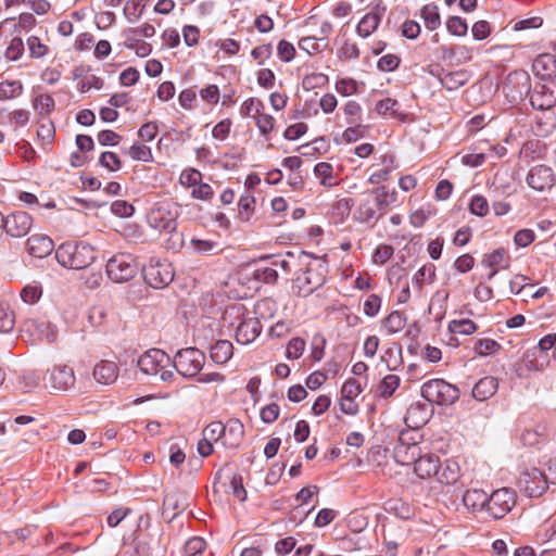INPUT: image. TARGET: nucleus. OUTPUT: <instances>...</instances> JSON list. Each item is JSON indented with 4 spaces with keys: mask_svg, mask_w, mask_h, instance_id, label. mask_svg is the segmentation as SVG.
<instances>
[{
    "mask_svg": "<svg viewBox=\"0 0 556 556\" xmlns=\"http://www.w3.org/2000/svg\"><path fill=\"white\" fill-rule=\"evenodd\" d=\"M328 76L323 73H313L303 78L302 86L305 90L321 88L328 84Z\"/></svg>",
    "mask_w": 556,
    "mask_h": 556,
    "instance_id": "49530a36",
    "label": "nucleus"
},
{
    "mask_svg": "<svg viewBox=\"0 0 556 556\" xmlns=\"http://www.w3.org/2000/svg\"><path fill=\"white\" fill-rule=\"evenodd\" d=\"M421 395L431 404L452 405L458 400L459 391L443 379H432L422 384Z\"/></svg>",
    "mask_w": 556,
    "mask_h": 556,
    "instance_id": "39448f33",
    "label": "nucleus"
},
{
    "mask_svg": "<svg viewBox=\"0 0 556 556\" xmlns=\"http://www.w3.org/2000/svg\"><path fill=\"white\" fill-rule=\"evenodd\" d=\"M24 53V42L22 38L14 37L5 50V58L11 61L18 60Z\"/></svg>",
    "mask_w": 556,
    "mask_h": 556,
    "instance_id": "13d9d810",
    "label": "nucleus"
},
{
    "mask_svg": "<svg viewBox=\"0 0 556 556\" xmlns=\"http://www.w3.org/2000/svg\"><path fill=\"white\" fill-rule=\"evenodd\" d=\"M27 250L35 257L43 258L54 249L53 241L46 235L35 233L27 239Z\"/></svg>",
    "mask_w": 556,
    "mask_h": 556,
    "instance_id": "b1692460",
    "label": "nucleus"
},
{
    "mask_svg": "<svg viewBox=\"0 0 556 556\" xmlns=\"http://www.w3.org/2000/svg\"><path fill=\"white\" fill-rule=\"evenodd\" d=\"M299 264L305 269L294 280L293 289L301 296H308L326 281L327 263L323 258L312 256L301 251L298 257Z\"/></svg>",
    "mask_w": 556,
    "mask_h": 556,
    "instance_id": "f257e3e1",
    "label": "nucleus"
},
{
    "mask_svg": "<svg viewBox=\"0 0 556 556\" xmlns=\"http://www.w3.org/2000/svg\"><path fill=\"white\" fill-rule=\"evenodd\" d=\"M407 435L408 432L402 431L397 438V442L393 447V458L399 465L402 466L414 464L420 454V447L418 444L415 441L407 442Z\"/></svg>",
    "mask_w": 556,
    "mask_h": 556,
    "instance_id": "f8f14e48",
    "label": "nucleus"
},
{
    "mask_svg": "<svg viewBox=\"0 0 556 556\" xmlns=\"http://www.w3.org/2000/svg\"><path fill=\"white\" fill-rule=\"evenodd\" d=\"M530 103L534 109L548 110L556 104V85H539L530 93Z\"/></svg>",
    "mask_w": 556,
    "mask_h": 556,
    "instance_id": "dca6fc26",
    "label": "nucleus"
},
{
    "mask_svg": "<svg viewBox=\"0 0 556 556\" xmlns=\"http://www.w3.org/2000/svg\"><path fill=\"white\" fill-rule=\"evenodd\" d=\"M33 225L31 216L26 212H15L5 217L4 230L13 238H21L28 233Z\"/></svg>",
    "mask_w": 556,
    "mask_h": 556,
    "instance_id": "2eb2a0df",
    "label": "nucleus"
},
{
    "mask_svg": "<svg viewBox=\"0 0 556 556\" xmlns=\"http://www.w3.org/2000/svg\"><path fill=\"white\" fill-rule=\"evenodd\" d=\"M481 265L485 268H490L488 280H491L501 269H506L509 267L510 256L505 249L500 248L484 254L481 261Z\"/></svg>",
    "mask_w": 556,
    "mask_h": 556,
    "instance_id": "f3484780",
    "label": "nucleus"
},
{
    "mask_svg": "<svg viewBox=\"0 0 556 556\" xmlns=\"http://www.w3.org/2000/svg\"><path fill=\"white\" fill-rule=\"evenodd\" d=\"M469 79V73L467 71L460 70L444 74L440 77V83L446 90L453 91L466 85Z\"/></svg>",
    "mask_w": 556,
    "mask_h": 556,
    "instance_id": "c85d7f7f",
    "label": "nucleus"
},
{
    "mask_svg": "<svg viewBox=\"0 0 556 556\" xmlns=\"http://www.w3.org/2000/svg\"><path fill=\"white\" fill-rule=\"evenodd\" d=\"M393 247L389 244H380L372 254V262L377 265L386 264L393 255Z\"/></svg>",
    "mask_w": 556,
    "mask_h": 556,
    "instance_id": "4d7b16f0",
    "label": "nucleus"
},
{
    "mask_svg": "<svg viewBox=\"0 0 556 556\" xmlns=\"http://www.w3.org/2000/svg\"><path fill=\"white\" fill-rule=\"evenodd\" d=\"M400 386V377L396 375L386 376L379 384L378 391L382 397H390Z\"/></svg>",
    "mask_w": 556,
    "mask_h": 556,
    "instance_id": "37998d69",
    "label": "nucleus"
},
{
    "mask_svg": "<svg viewBox=\"0 0 556 556\" xmlns=\"http://www.w3.org/2000/svg\"><path fill=\"white\" fill-rule=\"evenodd\" d=\"M407 321V317L403 312L394 311L390 313L383 321V327L389 334L401 331Z\"/></svg>",
    "mask_w": 556,
    "mask_h": 556,
    "instance_id": "c9c22d12",
    "label": "nucleus"
},
{
    "mask_svg": "<svg viewBox=\"0 0 556 556\" xmlns=\"http://www.w3.org/2000/svg\"><path fill=\"white\" fill-rule=\"evenodd\" d=\"M56 261L71 269H84L96 258L93 248L85 242H64L55 251Z\"/></svg>",
    "mask_w": 556,
    "mask_h": 556,
    "instance_id": "f03ea898",
    "label": "nucleus"
},
{
    "mask_svg": "<svg viewBox=\"0 0 556 556\" xmlns=\"http://www.w3.org/2000/svg\"><path fill=\"white\" fill-rule=\"evenodd\" d=\"M262 326L257 318L247 317L238 325L236 340L242 345L252 343L261 333Z\"/></svg>",
    "mask_w": 556,
    "mask_h": 556,
    "instance_id": "412c9836",
    "label": "nucleus"
},
{
    "mask_svg": "<svg viewBox=\"0 0 556 556\" xmlns=\"http://www.w3.org/2000/svg\"><path fill=\"white\" fill-rule=\"evenodd\" d=\"M46 386L58 392H65L75 386L76 377L72 367L55 365L45 375Z\"/></svg>",
    "mask_w": 556,
    "mask_h": 556,
    "instance_id": "1a4fd4ad",
    "label": "nucleus"
},
{
    "mask_svg": "<svg viewBox=\"0 0 556 556\" xmlns=\"http://www.w3.org/2000/svg\"><path fill=\"white\" fill-rule=\"evenodd\" d=\"M460 476V469L456 462L446 460L443 466L440 465L437 479L443 484H454Z\"/></svg>",
    "mask_w": 556,
    "mask_h": 556,
    "instance_id": "c756f323",
    "label": "nucleus"
},
{
    "mask_svg": "<svg viewBox=\"0 0 556 556\" xmlns=\"http://www.w3.org/2000/svg\"><path fill=\"white\" fill-rule=\"evenodd\" d=\"M105 270L113 282L122 283L136 277L140 270V264L129 253H117L108 261Z\"/></svg>",
    "mask_w": 556,
    "mask_h": 556,
    "instance_id": "20e7f679",
    "label": "nucleus"
},
{
    "mask_svg": "<svg viewBox=\"0 0 556 556\" xmlns=\"http://www.w3.org/2000/svg\"><path fill=\"white\" fill-rule=\"evenodd\" d=\"M111 212L118 217H129L134 214V206L124 200L114 201L111 205Z\"/></svg>",
    "mask_w": 556,
    "mask_h": 556,
    "instance_id": "0e129e2a",
    "label": "nucleus"
},
{
    "mask_svg": "<svg viewBox=\"0 0 556 556\" xmlns=\"http://www.w3.org/2000/svg\"><path fill=\"white\" fill-rule=\"evenodd\" d=\"M497 388L498 383L494 377H483L473 386L472 396L478 401H485L495 394Z\"/></svg>",
    "mask_w": 556,
    "mask_h": 556,
    "instance_id": "bb28decb",
    "label": "nucleus"
},
{
    "mask_svg": "<svg viewBox=\"0 0 556 556\" xmlns=\"http://www.w3.org/2000/svg\"><path fill=\"white\" fill-rule=\"evenodd\" d=\"M328 46V41L325 38H317L315 36L303 37L299 41V48L309 55L318 53L326 49Z\"/></svg>",
    "mask_w": 556,
    "mask_h": 556,
    "instance_id": "e433bc0d",
    "label": "nucleus"
},
{
    "mask_svg": "<svg viewBox=\"0 0 556 556\" xmlns=\"http://www.w3.org/2000/svg\"><path fill=\"white\" fill-rule=\"evenodd\" d=\"M532 72L541 80L551 81L556 77V56L551 53L538 55L532 63Z\"/></svg>",
    "mask_w": 556,
    "mask_h": 556,
    "instance_id": "6ab92c4d",
    "label": "nucleus"
},
{
    "mask_svg": "<svg viewBox=\"0 0 556 556\" xmlns=\"http://www.w3.org/2000/svg\"><path fill=\"white\" fill-rule=\"evenodd\" d=\"M368 192L380 218L397 202V192L394 189L389 190L386 186L377 187Z\"/></svg>",
    "mask_w": 556,
    "mask_h": 556,
    "instance_id": "a211bd4d",
    "label": "nucleus"
},
{
    "mask_svg": "<svg viewBox=\"0 0 556 556\" xmlns=\"http://www.w3.org/2000/svg\"><path fill=\"white\" fill-rule=\"evenodd\" d=\"M452 333L471 334L477 330V325L471 319L452 320L448 324Z\"/></svg>",
    "mask_w": 556,
    "mask_h": 556,
    "instance_id": "c03bdc74",
    "label": "nucleus"
},
{
    "mask_svg": "<svg viewBox=\"0 0 556 556\" xmlns=\"http://www.w3.org/2000/svg\"><path fill=\"white\" fill-rule=\"evenodd\" d=\"M469 211L479 217L486 216L490 211L488 200L483 195H473L469 203Z\"/></svg>",
    "mask_w": 556,
    "mask_h": 556,
    "instance_id": "de8ad7c7",
    "label": "nucleus"
},
{
    "mask_svg": "<svg viewBox=\"0 0 556 556\" xmlns=\"http://www.w3.org/2000/svg\"><path fill=\"white\" fill-rule=\"evenodd\" d=\"M55 102L54 99L50 94H39L33 100V108L40 115H48L54 109Z\"/></svg>",
    "mask_w": 556,
    "mask_h": 556,
    "instance_id": "a19ab883",
    "label": "nucleus"
},
{
    "mask_svg": "<svg viewBox=\"0 0 556 556\" xmlns=\"http://www.w3.org/2000/svg\"><path fill=\"white\" fill-rule=\"evenodd\" d=\"M362 392V387L355 379H348L341 389V396L355 400Z\"/></svg>",
    "mask_w": 556,
    "mask_h": 556,
    "instance_id": "69168bd1",
    "label": "nucleus"
},
{
    "mask_svg": "<svg viewBox=\"0 0 556 556\" xmlns=\"http://www.w3.org/2000/svg\"><path fill=\"white\" fill-rule=\"evenodd\" d=\"M225 434H224V447L226 448H235L237 447L243 437L244 429L243 425L238 419H231L226 425H224Z\"/></svg>",
    "mask_w": 556,
    "mask_h": 556,
    "instance_id": "a878e982",
    "label": "nucleus"
},
{
    "mask_svg": "<svg viewBox=\"0 0 556 556\" xmlns=\"http://www.w3.org/2000/svg\"><path fill=\"white\" fill-rule=\"evenodd\" d=\"M264 103L257 98L247 99L240 108V114L242 117H253L254 119L262 113Z\"/></svg>",
    "mask_w": 556,
    "mask_h": 556,
    "instance_id": "ea45409f",
    "label": "nucleus"
},
{
    "mask_svg": "<svg viewBox=\"0 0 556 556\" xmlns=\"http://www.w3.org/2000/svg\"><path fill=\"white\" fill-rule=\"evenodd\" d=\"M118 372L119 368L116 363L101 361L93 368V378L101 384L110 386L116 381Z\"/></svg>",
    "mask_w": 556,
    "mask_h": 556,
    "instance_id": "393cba45",
    "label": "nucleus"
},
{
    "mask_svg": "<svg viewBox=\"0 0 556 556\" xmlns=\"http://www.w3.org/2000/svg\"><path fill=\"white\" fill-rule=\"evenodd\" d=\"M170 364V357L160 349H151L144 352L137 361V365L142 374L159 377L164 382L174 379L173 370L166 369Z\"/></svg>",
    "mask_w": 556,
    "mask_h": 556,
    "instance_id": "7ed1b4c3",
    "label": "nucleus"
},
{
    "mask_svg": "<svg viewBox=\"0 0 556 556\" xmlns=\"http://www.w3.org/2000/svg\"><path fill=\"white\" fill-rule=\"evenodd\" d=\"M314 174L320 179V184L325 187L330 188L338 185L333 176V166L330 163H317L314 167Z\"/></svg>",
    "mask_w": 556,
    "mask_h": 556,
    "instance_id": "473e14b6",
    "label": "nucleus"
},
{
    "mask_svg": "<svg viewBox=\"0 0 556 556\" xmlns=\"http://www.w3.org/2000/svg\"><path fill=\"white\" fill-rule=\"evenodd\" d=\"M14 314L8 306L0 304V333H8L14 327Z\"/></svg>",
    "mask_w": 556,
    "mask_h": 556,
    "instance_id": "864d4df0",
    "label": "nucleus"
},
{
    "mask_svg": "<svg viewBox=\"0 0 556 556\" xmlns=\"http://www.w3.org/2000/svg\"><path fill=\"white\" fill-rule=\"evenodd\" d=\"M501 345L493 339H480L475 344V352L480 356L494 354Z\"/></svg>",
    "mask_w": 556,
    "mask_h": 556,
    "instance_id": "09e8293b",
    "label": "nucleus"
},
{
    "mask_svg": "<svg viewBox=\"0 0 556 556\" xmlns=\"http://www.w3.org/2000/svg\"><path fill=\"white\" fill-rule=\"evenodd\" d=\"M202 434L211 440L212 442H220L224 446V434H225V428L224 424L220 421H213L210 425H207Z\"/></svg>",
    "mask_w": 556,
    "mask_h": 556,
    "instance_id": "79ce46f5",
    "label": "nucleus"
},
{
    "mask_svg": "<svg viewBox=\"0 0 556 556\" xmlns=\"http://www.w3.org/2000/svg\"><path fill=\"white\" fill-rule=\"evenodd\" d=\"M401 59L396 54H386L378 60L377 66L382 72H393L399 67Z\"/></svg>",
    "mask_w": 556,
    "mask_h": 556,
    "instance_id": "052dcab7",
    "label": "nucleus"
},
{
    "mask_svg": "<svg viewBox=\"0 0 556 556\" xmlns=\"http://www.w3.org/2000/svg\"><path fill=\"white\" fill-rule=\"evenodd\" d=\"M447 30L455 36H465L468 30L467 23L459 16H451L446 22Z\"/></svg>",
    "mask_w": 556,
    "mask_h": 556,
    "instance_id": "6e6d98bb",
    "label": "nucleus"
},
{
    "mask_svg": "<svg viewBox=\"0 0 556 556\" xmlns=\"http://www.w3.org/2000/svg\"><path fill=\"white\" fill-rule=\"evenodd\" d=\"M204 363L203 352L195 348H187L176 353L170 365L184 377H194L203 368Z\"/></svg>",
    "mask_w": 556,
    "mask_h": 556,
    "instance_id": "423d86ee",
    "label": "nucleus"
},
{
    "mask_svg": "<svg viewBox=\"0 0 556 556\" xmlns=\"http://www.w3.org/2000/svg\"><path fill=\"white\" fill-rule=\"evenodd\" d=\"M277 312V303L270 299L265 298L256 302L254 306V314L257 320L269 319L275 316Z\"/></svg>",
    "mask_w": 556,
    "mask_h": 556,
    "instance_id": "72a5a7b5",
    "label": "nucleus"
},
{
    "mask_svg": "<svg viewBox=\"0 0 556 556\" xmlns=\"http://www.w3.org/2000/svg\"><path fill=\"white\" fill-rule=\"evenodd\" d=\"M382 162L386 165L384 168L372 172L368 178V181L372 185H378L382 181H386L394 168V160L392 155H383Z\"/></svg>",
    "mask_w": 556,
    "mask_h": 556,
    "instance_id": "4c0bfd02",
    "label": "nucleus"
},
{
    "mask_svg": "<svg viewBox=\"0 0 556 556\" xmlns=\"http://www.w3.org/2000/svg\"><path fill=\"white\" fill-rule=\"evenodd\" d=\"M24 87L20 80L0 81V100H12L23 93Z\"/></svg>",
    "mask_w": 556,
    "mask_h": 556,
    "instance_id": "f704fd0d",
    "label": "nucleus"
},
{
    "mask_svg": "<svg viewBox=\"0 0 556 556\" xmlns=\"http://www.w3.org/2000/svg\"><path fill=\"white\" fill-rule=\"evenodd\" d=\"M305 350V341L302 338H293L289 341L286 350L288 359H298Z\"/></svg>",
    "mask_w": 556,
    "mask_h": 556,
    "instance_id": "5fc2aeb1",
    "label": "nucleus"
},
{
    "mask_svg": "<svg viewBox=\"0 0 556 556\" xmlns=\"http://www.w3.org/2000/svg\"><path fill=\"white\" fill-rule=\"evenodd\" d=\"M354 216L358 223L367 224L371 227H374L380 219V214L377 213L369 192L362 194V199L357 205Z\"/></svg>",
    "mask_w": 556,
    "mask_h": 556,
    "instance_id": "aec40b11",
    "label": "nucleus"
},
{
    "mask_svg": "<svg viewBox=\"0 0 556 556\" xmlns=\"http://www.w3.org/2000/svg\"><path fill=\"white\" fill-rule=\"evenodd\" d=\"M41 287L35 282L25 286L21 291V298L27 304H35L41 298Z\"/></svg>",
    "mask_w": 556,
    "mask_h": 556,
    "instance_id": "8fccbe9b",
    "label": "nucleus"
},
{
    "mask_svg": "<svg viewBox=\"0 0 556 556\" xmlns=\"http://www.w3.org/2000/svg\"><path fill=\"white\" fill-rule=\"evenodd\" d=\"M535 239V233L532 229L518 230L514 236V242L517 247L526 248L530 245Z\"/></svg>",
    "mask_w": 556,
    "mask_h": 556,
    "instance_id": "774afa93",
    "label": "nucleus"
},
{
    "mask_svg": "<svg viewBox=\"0 0 556 556\" xmlns=\"http://www.w3.org/2000/svg\"><path fill=\"white\" fill-rule=\"evenodd\" d=\"M519 486L529 497H539L545 493L548 488V481L545 473L538 469L531 468L523 471L519 477Z\"/></svg>",
    "mask_w": 556,
    "mask_h": 556,
    "instance_id": "9d476101",
    "label": "nucleus"
},
{
    "mask_svg": "<svg viewBox=\"0 0 556 556\" xmlns=\"http://www.w3.org/2000/svg\"><path fill=\"white\" fill-rule=\"evenodd\" d=\"M336 90L340 94L348 97L357 92V83L351 78H343L336 83Z\"/></svg>",
    "mask_w": 556,
    "mask_h": 556,
    "instance_id": "338daca9",
    "label": "nucleus"
},
{
    "mask_svg": "<svg viewBox=\"0 0 556 556\" xmlns=\"http://www.w3.org/2000/svg\"><path fill=\"white\" fill-rule=\"evenodd\" d=\"M144 281L154 289H161L172 282L174 273L166 262L151 260L147 266L142 267Z\"/></svg>",
    "mask_w": 556,
    "mask_h": 556,
    "instance_id": "0eeeda50",
    "label": "nucleus"
},
{
    "mask_svg": "<svg viewBox=\"0 0 556 556\" xmlns=\"http://www.w3.org/2000/svg\"><path fill=\"white\" fill-rule=\"evenodd\" d=\"M122 235L129 243L139 244L144 241L142 230L135 225L125 226Z\"/></svg>",
    "mask_w": 556,
    "mask_h": 556,
    "instance_id": "bf43d9fd",
    "label": "nucleus"
},
{
    "mask_svg": "<svg viewBox=\"0 0 556 556\" xmlns=\"http://www.w3.org/2000/svg\"><path fill=\"white\" fill-rule=\"evenodd\" d=\"M343 112L348 116V124L354 125L359 121L362 108L356 101L351 100L344 104Z\"/></svg>",
    "mask_w": 556,
    "mask_h": 556,
    "instance_id": "e2e57ef3",
    "label": "nucleus"
},
{
    "mask_svg": "<svg viewBox=\"0 0 556 556\" xmlns=\"http://www.w3.org/2000/svg\"><path fill=\"white\" fill-rule=\"evenodd\" d=\"M148 222L160 231L173 233L177 228V212H172L167 205H159L150 212Z\"/></svg>",
    "mask_w": 556,
    "mask_h": 556,
    "instance_id": "9b49d317",
    "label": "nucleus"
},
{
    "mask_svg": "<svg viewBox=\"0 0 556 556\" xmlns=\"http://www.w3.org/2000/svg\"><path fill=\"white\" fill-rule=\"evenodd\" d=\"M464 505L473 510H482L488 505V493L481 489H471L465 492L463 496Z\"/></svg>",
    "mask_w": 556,
    "mask_h": 556,
    "instance_id": "cd10ccee",
    "label": "nucleus"
},
{
    "mask_svg": "<svg viewBox=\"0 0 556 556\" xmlns=\"http://www.w3.org/2000/svg\"><path fill=\"white\" fill-rule=\"evenodd\" d=\"M27 46L30 56L35 59L42 58L48 51V47L41 43L40 39L36 36H30L27 39Z\"/></svg>",
    "mask_w": 556,
    "mask_h": 556,
    "instance_id": "680f3d73",
    "label": "nucleus"
},
{
    "mask_svg": "<svg viewBox=\"0 0 556 556\" xmlns=\"http://www.w3.org/2000/svg\"><path fill=\"white\" fill-rule=\"evenodd\" d=\"M233 353L232 343L228 340H219L211 348V358L216 364H225Z\"/></svg>",
    "mask_w": 556,
    "mask_h": 556,
    "instance_id": "7c9ffc66",
    "label": "nucleus"
},
{
    "mask_svg": "<svg viewBox=\"0 0 556 556\" xmlns=\"http://www.w3.org/2000/svg\"><path fill=\"white\" fill-rule=\"evenodd\" d=\"M205 541L202 538L193 536L189 539L184 546L185 556H199L205 548Z\"/></svg>",
    "mask_w": 556,
    "mask_h": 556,
    "instance_id": "3c124183",
    "label": "nucleus"
},
{
    "mask_svg": "<svg viewBox=\"0 0 556 556\" xmlns=\"http://www.w3.org/2000/svg\"><path fill=\"white\" fill-rule=\"evenodd\" d=\"M516 503V494L508 488L495 490L491 495L488 494L486 511L494 519H501L506 516Z\"/></svg>",
    "mask_w": 556,
    "mask_h": 556,
    "instance_id": "6e6552de",
    "label": "nucleus"
},
{
    "mask_svg": "<svg viewBox=\"0 0 556 556\" xmlns=\"http://www.w3.org/2000/svg\"><path fill=\"white\" fill-rule=\"evenodd\" d=\"M414 470L421 479H428L438 475L440 468L439 456L434 454L419 455L414 463Z\"/></svg>",
    "mask_w": 556,
    "mask_h": 556,
    "instance_id": "5701e85b",
    "label": "nucleus"
},
{
    "mask_svg": "<svg viewBox=\"0 0 556 556\" xmlns=\"http://www.w3.org/2000/svg\"><path fill=\"white\" fill-rule=\"evenodd\" d=\"M421 17L427 28L433 30L441 24L438 7L434 4H427L421 9Z\"/></svg>",
    "mask_w": 556,
    "mask_h": 556,
    "instance_id": "58836bf2",
    "label": "nucleus"
},
{
    "mask_svg": "<svg viewBox=\"0 0 556 556\" xmlns=\"http://www.w3.org/2000/svg\"><path fill=\"white\" fill-rule=\"evenodd\" d=\"M526 180L533 190L545 191L554 186L555 176L549 166L535 165L529 170Z\"/></svg>",
    "mask_w": 556,
    "mask_h": 556,
    "instance_id": "4468645a",
    "label": "nucleus"
},
{
    "mask_svg": "<svg viewBox=\"0 0 556 556\" xmlns=\"http://www.w3.org/2000/svg\"><path fill=\"white\" fill-rule=\"evenodd\" d=\"M129 156L135 161L150 162L152 161L151 148L143 143H134L128 150Z\"/></svg>",
    "mask_w": 556,
    "mask_h": 556,
    "instance_id": "a18cd8bd",
    "label": "nucleus"
},
{
    "mask_svg": "<svg viewBox=\"0 0 556 556\" xmlns=\"http://www.w3.org/2000/svg\"><path fill=\"white\" fill-rule=\"evenodd\" d=\"M430 418L429 406L421 402H415L407 408L404 421L410 429H418L426 425Z\"/></svg>",
    "mask_w": 556,
    "mask_h": 556,
    "instance_id": "4be33fe9",
    "label": "nucleus"
},
{
    "mask_svg": "<svg viewBox=\"0 0 556 556\" xmlns=\"http://www.w3.org/2000/svg\"><path fill=\"white\" fill-rule=\"evenodd\" d=\"M99 164L102 167L108 168L110 172H116L122 167V162L119 157L116 153L111 151H105L100 155Z\"/></svg>",
    "mask_w": 556,
    "mask_h": 556,
    "instance_id": "603ef678",
    "label": "nucleus"
},
{
    "mask_svg": "<svg viewBox=\"0 0 556 556\" xmlns=\"http://www.w3.org/2000/svg\"><path fill=\"white\" fill-rule=\"evenodd\" d=\"M387 7L381 0L377 1L370 9V11L363 16L356 26V34L363 38L369 37L374 34L383 15L386 14Z\"/></svg>",
    "mask_w": 556,
    "mask_h": 556,
    "instance_id": "ddd939ff",
    "label": "nucleus"
},
{
    "mask_svg": "<svg viewBox=\"0 0 556 556\" xmlns=\"http://www.w3.org/2000/svg\"><path fill=\"white\" fill-rule=\"evenodd\" d=\"M29 327L34 328L37 337L41 340L54 342L56 339V328L50 321L33 320L29 323Z\"/></svg>",
    "mask_w": 556,
    "mask_h": 556,
    "instance_id": "2f4dec72",
    "label": "nucleus"
}]
</instances>
